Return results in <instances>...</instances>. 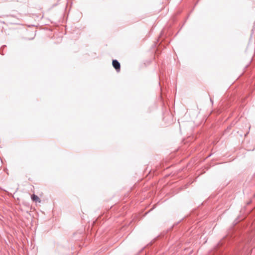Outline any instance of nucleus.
I'll list each match as a JSON object with an SVG mask.
<instances>
[{"mask_svg": "<svg viewBox=\"0 0 255 255\" xmlns=\"http://www.w3.org/2000/svg\"><path fill=\"white\" fill-rule=\"evenodd\" d=\"M112 65L117 71L119 72L121 69V65L117 60H113L112 61Z\"/></svg>", "mask_w": 255, "mask_h": 255, "instance_id": "obj_1", "label": "nucleus"}, {"mask_svg": "<svg viewBox=\"0 0 255 255\" xmlns=\"http://www.w3.org/2000/svg\"><path fill=\"white\" fill-rule=\"evenodd\" d=\"M31 199H32V200L33 201H34L35 202H39V203H40L41 202L40 199H39V198L37 196H36V195H35L34 194L32 195Z\"/></svg>", "mask_w": 255, "mask_h": 255, "instance_id": "obj_2", "label": "nucleus"}]
</instances>
